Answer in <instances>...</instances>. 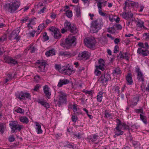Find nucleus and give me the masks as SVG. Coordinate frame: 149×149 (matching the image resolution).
I'll use <instances>...</instances> for the list:
<instances>
[{
	"instance_id": "1",
	"label": "nucleus",
	"mask_w": 149,
	"mask_h": 149,
	"mask_svg": "<svg viewBox=\"0 0 149 149\" xmlns=\"http://www.w3.org/2000/svg\"><path fill=\"white\" fill-rule=\"evenodd\" d=\"M20 2L19 0H13L7 5L8 11L11 13H15L20 6Z\"/></svg>"
},
{
	"instance_id": "2",
	"label": "nucleus",
	"mask_w": 149,
	"mask_h": 149,
	"mask_svg": "<svg viewBox=\"0 0 149 149\" xmlns=\"http://www.w3.org/2000/svg\"><path fill=\"white\" fill-rule=\"evenodd\" d=\"M102 20L100 19L93 21L90 29L91 32L93 33L98 32L102 26Z\"/></svg>"
},
{
	"instance_id": "3",
	"label": "nucleus",
	"mask_w": 149,
	"mask_h": 149,
	"mask_svg": "<svg viewBox=\"0 0 149 149\" xmlns=\"http://www.w3.org/2000/svg\"><path fill=\"white\" fill-rule=\"evenodd\" d=\"M55 67L56 70L67 75H70L72 71V68L70 67L69 65L61 67L60 64H55Z\"/></svg>"
},
{
	"instance_id": "4",
	"label": "nucleus",
	"mask_w": 149,
	"mask_h": 149,
	"mask_svg": "<svg viewBox=\"0 0 149 149\" xmlns=\"http://www.w3.org/2000/svg\"><path fill=\"white\" fill-rule=\"evenodd\" d=\"M125 6L124 8L125 11L122 14L123 17L126 20H128L130 17V2L129 0H126L125 2Z\"/></svg>"
},
{
	"instance_id": "5",
	"label": "nucleus",
	"mask_w": 149,
	"mask_h": 149,
	"mask_svg": "<svg viewBox=\"0 0 149 149\" xmlns=\"http://www.w3.org/2000/svg\"><path fill=\"white\" fill-rule=\"evenodd\" d=\"M76 38L74 36H70L66 38L64 47L69 49L74 47L75 45Z\"/></svg>"
},
{
	"instance_id": "6",
	"label": "nucleus",
	"mask_w": 149,
	"mask_h": 149,
	"mask_svg": "<svg viewBox=\"0 0 149 149\" xmlns=\"http://www.w3.org/2000/svg\"><path fill=\"white\" fill-rule=\"evenodd\" d=\"M138 45L139 47L137 50V52L143 56H147L149 53V51L144 47V45L142 42H139Z\"/></svg>"
},
{
	"instance_id": "7",
	"label": "nucleus",
	"mask_w": 149,
	"mask_h": 149,
	"mask_svg": "<svg viewBox=\"0 0 149 149\" xmlns=\"http://www.w3.org/2000/svg\"><path fill=\"white\" fill-rule=\"evenodd\" d=\"M67 95L63 92H61L59 95V98L58 100L56 102V105L59 107H60L63 104H66L67 102Z\"/></svg>"
},
{
	"instance_id": "8",
	"label": "nucleus",
	"mask_w": 149,
	"mask_h": 149,
	"mask_svg": "<svg viewBox=\"0 0 149 149\" xmlns=\"http://www.w3.org/2000/svg\"><path fill=\"white\" fill-rule=\"evenodd\" d=\"M15 96L20 101L26 100L27 98H30L31 95L30 93L27 92H23L22 91L17 92L15 94Z\"/></svg>"
},
{
	"instance_id": "9",
	"label": "nucleus",
	"mask_w": 149,
	"mask_h": 149,
	"mask_svg": "<svg viewBox=\"0 0 149 149\" xmlns=\"http://www.w3.org/2000/svg\"><path fill=\"white\" fill-rule=\"evenodd\" d=\"M84 42L86 46L90 48L93 47L96 43V41L94 38H88L84 39Z\"/></svg>"
},
{
	"instance_id": "10",
	"label": "nucleus",
	"mask_w": 149,
	"mask_h": 149,
	"mask_svg": "<svg viewBox=\"0 0 149 149\" xmlns=\"http://www.w3.org/2000/svg\"><path fill=\"white\" fill-rule=\"evenodd\" d=\"M19 32V28H18L16 29L13 31L9 36V39L10 40L16 39L18 41L20 39V36H18Z\"/></svg>"
},
{
	"instance_id": "11",
	"label": "nucleus",
	"mask_w": 149,
	"mask_h": 149,
	"mask_svg": "<svg viewBox=\"0 0 149 149\" xmlns=\"http://www.w3.org/2000/svg\"><path fill=\"white\" fill-rule=\"evenodd\" d=\"M9 125L12 129V132L13 133L15 131L17 132V130L20 131L22 128L21 126L18 124L17 122H12L10 123Z\"/></svg>"
},
{
	"instance_id": "12",
	"label": "nucleus",
	"mask_w": 149,
	"mask_h": 149,
	"mask_svg": "<svg viewBox=\"0 0 149 149\" xmlns=\"http://www.w3.org/2000/svg\"><path fill=\"white\" fill-rule=\"evenodd\" d=\"M135 22L137 26L139 28L143 27L144 29L146 28L144 25V22L139 20L137 18H136L134 17L132 14H131V21Z\"/></svg>"
},
{
	"instance_id": "13",
	"label": "nucleus",
	"mask_w": 149,
	"mask_h": 149,
	"mask_svg": "<svg viewBox=\"0 0 149 149\" xmlns=\"http://www.w3.org/2000/svg\"><path fill=\"white\" fill-rule=\"evenodd\" d=\"M49 29L52 32V34H54V38H55L58 39L61 37V33L57 28L52 27L49 28Z\"/></svg>"
},
{
	"instance_id": "14",
	"label": "nucleus",
	"mask_w": 149,
	"mask_h": 149,
	"mask_svg": "<svg viewBox=\"0 0 149 149\" xmlns=\"http://www.w3.org/2000/svg\"><path fill=\"white\" fill-rule=\"evenodd\" d=\"M116 122L117 124L116 127H117L118 128L122 130L129 129V127L125 124L122 123L119 120L117 119Z\"/></svg>"
},
{
	"instance_id": "15",
	"label": "nucleus",
	"mask_w": 149,
	"mask_h": 149,
	"mask_svg": "<svg viewBox=\"0 0 149 149\" xmlns=\"http://www.w3.org/2000/svg\"><path fill=\"white\" fill-rule=\"evenodd\" d=\"M4 60L6 63L8 64L15 65L17 63V61L15 59L9 56H5L4 58Z\"/></svg>"
},
{
	"instance_id": "16",
	"label": "nucleus",
	"mask_w": 149,
	"mask_h": 149,
	"mask_svg": "<svg viewBox=\"0 0 149 149\" xmlns=\"http://www.w3.org/2000/svg\"><path fill=\"white\" fill-rule=\"evenodd\" d=\"M110 75L108 74H104L102 75L98 79L99 82L102 83H106L110 79Z\"/></svg>"
},
{
	"instance_id": "17",
	"label": "nucleus",
	"mask_w": 149,
	"mask_h": 149,
	"mask_svg": "<svg viewBox=\"0 0 149 149\" xmlns=\"http://www.w3.org/2000/svg\"><path fill=\"white\" fill-rule=\"evenodd\" d=\"M98 65H95V67L97 69H100L102 71L104 70L105 68V66L104 60L102 59H100L98 61Z\"/></svg>"
},
{
	"instance_id": "18",
	"label": "nucleus",
	"mask_w": 149,
	"mask_h": 149,
	"mask_svg": "<svg viewBox=\"0 0 149 149\" xmlns=\"http://www.w3.org/2000/svg\"><path fill=\"white\" fill-rule=\"evenodd\" d=\"M135 70L137 73V78L139 81H144V76L140 68H136Z\"/></svg>"
},
{
	"instance_id": "19",
	"label": "nucleus",
	"mask_w": 149,
	"mask_h": 149,
	"mask_svg": "<svg viewBox=\"0 0 149 149\" xmlns=\"http://www.w3.org/2000/svg\"><path fill=\"white\" fill-rule=\"evenodd\" d=\"M43 89L46 96L49 99V96L51 95V92L50 91V88L48 86L45 85L43 86Z\"/></svg>"
},
{
	"instance_id": "20",
	"label": "nucleus",
	"mask_w": 149,
	"mask_h": 149,
	"mask_svg": "<svg viewBox=\"0 0 149 149\" xmlns=\"http://www.w3.org/2000/svg\"><path fill=\"white\" fill-rule=\"evenodd\" d=\"M89 53L86 51H84L81 53H80L78 55V57L80 59H87L89 57Z\"/></svg>"
},
{
	"instance_id": "21",
	"label": "nucleus",
	"mask_w": 149,
	"mask_h": 149,
	"mask_svg": "<svg viewBox=\"0 0 149 149\" xmlns=\"http://www.w3.org/2000/svg\"><path fill=\"white\" fill-rule=\"evenodd\" d=\"M68 31L74 34L77 33L78 32L77 29L74 24H72V26H70Z\"/></svg>"
},
{
	"instance_id": "22",
	"label": "nucleus",
	"mask_w": 149,
	"mask_h": 149,
	"mask_svg": "<svg viewBox=\"0 0 149 149\" xmlns=\"http://www.w3.org/2000/svg\"><path fill=\"white\" fill-rule=\"evenodd\" d=\"M69 82V81L67 79H61L58 84V86L59 87H61L63 85L67 84Z\"/></svg>"
},
{
	"instance_id": "23",
	"label": "nucleus",
	"mask_w": 149,
	"mask_h": 149,
	"mask_svg": "<svg viewBox=\"0 0 149 149\" xmlns=\"http://www.w3.org/2000/svg\"><path fill=\"white\" fill-rule=\"evenodd\" d=\"M38 102L43 106L46 109L50 107V106L49 103L46 102H44L40 100H38Z\"/></svg>"
},
{
	"instance_id": "24",
	"label": "nucleus",
	"mask_w": 149,
	"mask_h": 149,
	"mask_svg": "<svg viewBox=\"0 0 149 149\" xmlns=\"http://www.w3.org/2000/svg\"><path fill=\"white\" fill-rule=\"evenodd\" d=\"M46 63L45 62H42L39 63V65L38 67L40 71H45V68L46 65Z\"/></svg>"
},
{
	"instance_id": "25",
	"label": "nucleus",
	"mask_w": 149,
	"mask_h": 149,
	"mask_svg": "<svg viewBox=\"0 0 149 149\" xmlns=\"http://www.w3.org/2000/svg\"><path fill=\"white\" fill-rule=\"evenodd\" d=\"M36 129L38 134H41L42 132V131L41 129V126L38 123L36 122Z\"/></svg>"
},
{
	"instance_id": "26",
	"label": "nucleus",
	"mask_w": 149,
	"mask_h": 149,
	"mask_svg": "<svg viewBox=\"0 0 149 149\" xmlns=\"http://www.w3.org/2000/svg\"><path fill=\"white\" fill-rule=\"evenodd\" d=\"M73 108L74 110V112L76 114L79 115L80 113V111L78 107V105L77 104H74L73 106Z\"/></svg>"
},
{
	"instance_id": "27",
	"label": "nucleus",
	"mask_w": 149,
	"mask_h": 149,
	"mask_svg": "<svg viewBox=\"0 0 149 149\" xmlns=\"http://www.w3.org/2000/svg\"><path fill=\"white\" fill-rule=\"evenodd\" d=\"M55 50L54 49H52L46 52L45 54L48 57L54 55H55Z\"/></svg>"
},
{
	"instance_id": "28",
	"label": "nucleus",
	"mask_w": 149,
	"mask_h": 149,
	"mask_svg": "<svg viewBox=\"0 0 149 149\" xmlns=\"http://www.w3.org/2000/svg\"><path fill=\"white\" fill-rule=\"evenodd\" d=\"M103 92L102 91L99 92L97 94V101L98 102H101L102 101L103 97Z\"/></svg>"
},
{
	"instance_id": "29",
	"label": "nucleus",
	"mask_w": 149,
	"mask_h": 149,
	"mask_svg": "<svg viewBox=\"0 0 149 149\" xmlns=\"http://www.w3.org/2000/svg\"><path fill=\"white\" fill-rule=\"evenodd\" d=\"M60 54H61L62 56H64L68 57H70L74 56V55L72 54H71L70 52H61Z\"/></svg>"
},
{
	"instance_id": "30",
	"label": "nucleus",
	"mask_w": 149,
	"mask_h": 149,
	"mask_svg": "<svg viewBox=\"0 0 149 149\" xmlns=\"http://www.w3.org/2000/svg\"><path fill=\"white\" fill-rule=\"evenodd\" d=\"M121 73V70L120 68L118 67L115 68L113 70L112 72V74L114 76H115L118 74H120Z\"/></svg>"
},
{
	"instance_id": "31",
	"label": "nucleus",
	"mask_w": 149,
	"mask_h": 149,
	"mask_svg": "<svg viewBox=\"0 0 149 149\" xmlns=\"http://www.w3.org/2000/svg\"><path fill=\"white\" fill-rule=\"evenodd\" d=\"M114 133H116L117 134L122 135L123 134L124 132L121 129L118 128L117 127H116L114 129Z\"/></svg>"
},
{
	"instance_id": "32",
	"label": "nucleus",
	"mask_w": 149,
	"mask_h": 149,
	"mask_svg": "<svg viewBox=\"0 0 149 149\" xmlns=\"http://www.w3.org/2000/svg\"><path fill=\"white\" fill-rule=\"evenodd\" d=\"M46 26L44 23L40 24L38 27L37 33L38 34H39L42 30Z\"/></svg>"
},
{
	"instance_id": "33",
	"label": "nucleus",
	"mask_w": 149,
	"mask_h": 149,
	"mask_svg": "<svg viewBox=\"0 0 149 149\" xmlns=\"http://www.w3.org/2000/svg\"><path fill=\"white\" fill-rule=\"evenodd\" d=\"M70 22L65 20L64 23V26L65 29H67L68 31L69 29L70 28V26H72V25Z\"/></svg>"
},
{
	"instance_id": "34",
	"label": "nucleus",
	"mask_w": 149,
	"mask_h": 149,
	"mask_svg": "<svg viewBox=\"0 0 149 149\" xmlns=\"http://www.w3.org/2000/svg\"><path fill=\"white\" fill-rule=\"evenodd\" d=\"M29 48L28 50L30 51V52L31 53L34 52L37 49L35 45L34 44H31L29 46Z\"/></svg>"
},
{
	"instance_id": "35",
	"label": "nucleus",
	"mask_w": 149,
	"mask_h": 149,
	"mask_svg": "<svg viewBox=\"0 0 149 149\" xmlns=\"http://www.w3.org/2000/svg\"><path fill=\"white\" fill-rule=\"evenodd\" d=\"M139 100V98L137 97H134L132 100L131 106L132 107L136 106Z\"/></svg>"
},
{
	"instance_id": "36",
	"label": "nucleus",
	"mask_w": 149,
	"mask_h": 149,
	"mask_svg": "<svg viewBox=\"0 0 149 149\" xmlns=\"http://www.w3.org/2000/svg\"><path fill=\"white\" fill-rule=\"evenodd\" d=\"M19 120L21 122L24 123H27L29 122L28 118L25 116L20 117Z\"/></svg>"
},
{
	"instance_id": "37",
	"label": "nucleus",
	"mask_w": 149,
	"mask_h": 149,
	"mask_svg": "<svg viewBox=\"0 0 149 149\" xmlns=\"http://www.w3.org/2000/svg\"><path fill=\"white\" fill-rule=\"evenodd\" d=\"M6 77L4 81L5 83H6L10 81L13 78L12 76V74H8Z\"/></svg>"
},
{
	"instance_id": "38",
	"label": "nucleus",
	"mask_w": 149,
	"mask_h": 149,
	"mask_svg": "<svg viewBox=\"0 0 149 149\" xmlns=\"http://www.w3.org/2000/svg\"><path fill=\"white\" fill-rule=\"evenodd\" d=\"M132 146L134 147V148H137L139 147L140 144L139 142L137 141H132Z\"/></svg>"
},
{
	"instance_id": "39",
	"label": "nucleus",
	"mask_w": 149,
	"mask_h": 149,
	"mask_svg": "<svg viewBox=\"0 0 149 149\" xmlns=\"http://www.w3.org/2000/svg\"><path fill=\"white\" fill-rule=\"evenodd\" d=\"M15 111L17 113H24V110L19 107H17L15 108Z\"/></svg>"
},
{
	"instance_id": "40",
	"label": "nucleus",
	"mask_w": 149,
	"mask_h": 149,
	"mask_svg": "<svg viewBox=\"0 0 149 149\" xmlns=\"http://www.w3.org/2000/svg\"><path fill=\"white\" fill-rule=\"evenodd\" d=\"M5 125L3 124H0V132L2 134L4 133L6 128Z\"/></svg>"
},
{
	"instance_id": "41",
	"label": "nucleus",
	"mask_w": 149,
	"mask_h": 149,
	"mask_svg": "<svg viewBox=\"0 0 149 149\" xmlns=\"http://www.w3.org/2000/svg\"><path fill=\"white\" fill-rule=\"evenodd\" d=\"M136 8H138L139 7V5L137 2H136L134 1H131V8L132 7Z\"/></svg>"
},
{
	"instance_id": "42",
	"label": "nucleus",
	"mask_w": 149,
	"mask_h": 149,
	"mask_svg": "<svg viewBox=\"0 0 149 149\" xmlns=\"http://www.w3.org/2000/svg\"><path fill=\"white\" fill-rule=\"evenodd\" d=\"M93 138H92L91 136H90H90H89L88 137V139L91 140V141L93 142L95 141L96 140L97 138L99 137L98 135H97L96 134H94L93 135Z\"/></svg>"
},
{
	"instance_id": "43",
	"label": "nucleus",
	"mask_w": 149,
	"mask_h": 149,
	"mask_svg": "<svg viewBox=\"0 0 149 149\" xmlns=\"http://www.w3.org/2000/svg\"><path fill=\"white\" fill-rule=\"evenodd\" d=\"M127 83V84H130V73H128L126 77Z\"/></svg>"
},
{
	"instance_id": "44",
	"label": "nucleus",
	"mask_w": 149,
	"mask_h": 149,
	"mask_svg": "<svg viewBox=\"0 0 149 149\" xmlns=\"http://www.w3.org/2000/svg\"><path fill=\"white\" fill-rule=\"evenodd\" d=\"M107 31L109 33H114L115 32V28L114 27L109 28L107 29Z\"/></svg>"
},
{
	"instance_id": "45",
	"label": "nucleus",
	"mask_w": 149,
	"mask_h": 149,
	"mask_svg": "<svg viewBox=\"0 0 149 149\" xmlns=\"http://www.w3.org/2000/svg\"><path fill=\"white\" fill-rule=\"evenodd\" d=\"M29 19V18L26 16L25 17H23L20 20V21L22 23H23L26 22H28Z\"/></svg>"
},
{
	"instance_id": "46",
	"label": "nucleus",
	"mask_w": 149,
	"mask_h": 149,
	"mask_svg": "<svg viewBox=\"0 0 149 149\" xmlns=\"http://www.w3.org/2000/svg\"><path fill=\"white\" fill-rule=\"evenodd\" d=\"M120 88L118 86H115L112 89V90L115 93L118 94L120 93L119 89Z\"/></svg>"
},
{
	"instance_id": "47",
	"label": "nucleus",
	"mask_w": 149,
	"mask_h": 149,
	"mask_svg": "<svg viewBox=\"0 0 149 149\" xmlns=\"http://www.w3.org/2000/svg\"><path fill=\"white\" fill-rule=\"evenodd\" d=\"M65 14L68 18L71 17L72 15V11L71 10H69L65 12Z\"/></svg>"
},
{
	"instance_id": "48",
	"label": "nucleus",
	"mask_w": 149,
	"mask_h": 149,
	"mask_svg": "<svg viewBox=\"0 0 149 149\" xmlns=\"http://www.w3.org/2000/svg\"><path fill=\"white\" fill-rule=\"evenodd\" d=\"M140 118L141 120L143 121V122L145 124L147 123V121H146V117L143 116L142 114H140Z\"/></svg>"
},
{
	"instance_id": "49",
	"label": "nucleus",
	"mask_w": 149,
	"mask_h": 149,
	"mask_svg": "<svg viewBox=\"0 0 149 149\" xmlns=\"http://www.w3.org/2000/svg\"><path fill=\"white\" fill-rule=\"evenodd\" d=\"M83 135V133H78L77 134H74V135L76 136L78 139H81Z\"/></svg>"
},
{
	"instance_id": "50",
	"label": "nucleus",
	"mask_w": 149,
	"mask_h": 149,
	"mask_svg": "<svg viewBox=\"0 0 149 149\" xmlns=\"http://www.w3.org/2000/svg\"><path fill=\"white\" fill-rule=\"evenodd\" d=\"M105 117L106 118L111 117V114L107 111H105L104 113Z\"/></svg>"
},
{
	"instance_id": "51",
	"label": "nucleus",
	"mask_w": 149,
	"mask_h": 149,
	"mask_svg": "<svg viewBox=\"0 0 149 149\" xmlns=\"http://www.w3.org/2000/svg\"><path fill=\"white\" fill-rule=\"evenodd\" d=\"M64 146L68 147L69 148H72L74 149V146L73 145V143H70L68 144H66Z\"/></svg>"
},
{
	"instance_id": "52",
	"label": "nucleus",
	"mask_w": 149,
	"mask_h": 149,
	"mask_svg": "<svg viewBox=\"0 0 149 149\" xmlns=\"http://www.w3.org/2000/svg\"><path fill=\"white\" fill-rule=\"evenodd\" d=\"M75 11L77 17L80 16L81 13L80 8L78 7H77L76 8Z\"/></svg>"
},
{
	"instance_id": "53",
	"label": "nucleus",
	"mask_w": 149,
	"mask_h": 149,
	"mask_svg": "<svg viewBox=\"0 0 149 149\" xmlns=\"http://www.w3.org/2000/svg\"><path fill=\"white\" fill-rule=\"evenodd\" d=\"M119 47L118 45H116L114 47L113 50V52L114 53H116L118 52L119 51Z\"/></svg>"
},
{
	"instance_id": "54",
	"label": "nucleus",
	"mask_w": 149,
	"mask_h": 149,
	"mask_svg": "<svg viewBox=\"0 0 149 149\" xmlns=\"http://www.w3.org/2000/svg\"><path fill=\"white\" fill-rule=\"evenodd\" d=\"M98 69H97L96 68L95 71V75L96 76H98L100 75L101 73V72L98 70Z\"/></svg>"
},
{
	"instance_id": "55",
	"label": "nucleus",
	"mask_w": 149,
	"mask_h": 149,
	"mask_svg": "<svg viewBox=\"0 0 149 149\" xmlns=\"http://www.w3.org/2000/svg\"><path fill=\"white\" fill-rule=\"evenodd\" d=\"M36 32L35 31H32L30 32L29 33V35L30 36L34 37Z\"/></svg>"
},
{
	"instance_id": "56",
	"label": "nucleus",
	"mask_w": 149,
	"mask_h": 149,
	"mask_svg": "<svg viewBox=\"0 0 149 149\" xmlns=\"http://www.w3.org/2000/svg\"><path fill=\"white\" fill-rule=\"evenodd\" d=\"M124 53L122 54V52H120L118 56V57L120 59H124Z\"/></svg>"
},
{
	"instance_id": "57",
	"label": "nucleus",
	"mask_w": 149,
	"mask_h": 149,
	"mask_svg": "<svg viewBox=\"0 0 149 149\" xmlns=\"http://www.w3.org/2000/svg\"><path fill=\"white\" fill-rule=\"evenodd\" d=\"M46 8L45 7H43L42 9H40V10L38 11V13L39 14H41L44 12Z\"/></svg>"
},
{
	"instance_id": "58",
	"label": "nucleus",
	"mask_w": 149,
	"mask_h": 149,
	"mask_svg": "<svg viewBox=\"0 0 149 149\" xmlns=\"http://www.w3.org/2000/svg\"><path fill=\"white\" fill-rule=\"evenodd\" d=\"M29 22V23L31 25H34L35 24V23L34 21V20L33 19H29L28 20Z\"/></svg>"
},
{
	"instance_id": "59",
	"label": "nucleus",
	"mask_w": 149,
	"mask_h": 149,
	"mask_svg": "<svg viewBox=\"0 0 149 149\" xmlns=\"http://www.w3.org/2000/svg\"><path fill=\"white\" fill-rule=\"evenodd\" d=\"M109 18L110 21L112 22L114 21L115 18L113 17V16L112 15H109Z\"/></svg>"
},
{
	"instance_id": "60",
	"label": "nucleus",
	"mask_w": 149,
	"mask_h": 149,
	"mask_svg": "<svg viewBox=\"0 0 149 149\" xmlns=\"http://www.w3.org/2000/svg\"><path fill=\"white\" fill-rule=\"evenodd\" d=\"M9 141L10 142H12L14 141L15 138L13 136H10L8 138Z\"/></svg>"
},
{
	"instance_id": "61",
	"label": "nucleus",
	"mask_w": 149,
	"mask_h": 149,
	"mask_svg": "<svg viewBox=\"0 0 149 149\" xmlns=\"http://www.w3.org/2000/svg\"><path fill=\"white\" fill-rule=\"evenodd\" d=\"M47 33L46 32H45L43 35V38L45 41L48 40L49 38L48 36H47Z\"/></svg>"
},
{
	"instance_id": "62",
	"label": "nucleus",
	"mask_w": 149,
	"mask_h": 149,
	"mask_svg": "<svg viewBox=\"0 0 149 149\" xmlns=\"http://www.w3.org/2000/svg\"><path fill=\"white\" fill-rule=\"evenodd\" d=\"M99 13L100 15H101L103 16H104L106 14L104 12H103L101 10L99 9Z\"/></svg>"
},
{
	"instance_id": "63",
	"label": "nucleus",
	"mask_w": 149,
	"mask_h": 149,
	"mask_svg": "<svg viewBox=\"0 0 149 149\" xmlns=\"http://www.w3.org/2000/svg\"><path fill=\"white\" fill-rule=\"evenodd\" d=\"M40 79V76L38 75H36L34 78V80L36 81H38Z\"/></svg>"
},
{
	"instance_id": "64",
	"label": "nucleus",
	"mask_w": 149,
	"mask_h": 149,
	"mask_svg": "<svg viewBox=\"0 0 149 149\" xmlns=\"http://www.w3.org/2000/svg\"><path fill=\"white\" fill-rule=\"evenodd\" d=\"M56 15L53 13H51L50 17L52 19H54L56 18Z\"/></svg>"
}]
</instances>
